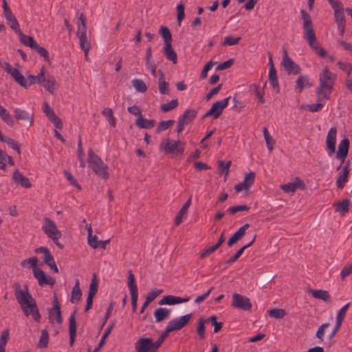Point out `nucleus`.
Returning <instances> with one entry per match:
<instances>
[{"label": "nucleus", "mask_w": 352, "mask_h": 352, "mask_svg": "<svg viewBox=\"0 0 352 352\" xmlns=\"http://www.w3.org/2000/svg\"><path fill=\"white\" fill-rule=\"evenodd\" d=\"M132 85L138 92L144 93L147 90L146 83L141 79H133L132 80Z\"/></svg>", "instance_id": "43"}, {"label": "nucleus", "mask_w": 352, "mask_h": 352, "mask_svg": "<svg viewBox=\"0 0 352 352\" xmlns=\"http://www.w3.org/2000/svg\"><path fill=\"white\" fill-rule=\"evenodd\" d=\"M161 293H162V290L155 289L150 292L146 296V300L151 303L153 301L157 296H158Z\"/></svg>", "instance_id": "63"}, {"label": "nucleus", "mask_w": 352, "mask_h": 352, "mask_svg": "<svg viewBox=\"0 0 352 352\" xmlns=\"http://www.w3.org/2000/svg\"><path fill=\"white\" fill-rule=\"evenodd\" d=\"M87 241H88V244L91 248H93L94 249L99 248L100 241L98 240V237L96 235L93 236L91 234H88Z\"/></svg>", "instance_id": "61"}, {"label": "nucleus", "mask_w": 352, "mask_h": 352, "mask_svg": "<svg viewBox=\"0 0 352 352\" xmlns=\"http://www.w3.org/2000/svg\"><path fill=\"white\" fill-rule=\"evenodd\" d=\"M337 66L341 71L345 72L347 74V76H348L347 78H349V76L352 73V64L351 63L339 60L337 63Z\"/></svg>", "instance_id": "44"}, {"label": "nucleus", "mask_w": 352, "mask_h": 352, "mask_svg": "<svg viewBox=\"0 0 352 352\" xmlns=\"http://www.w3.org/2000/svg\"><path fill=\"white\" fill-rule=\"evenodd\" d=\"M160 149L167 154L182 155L184 153V143L166 138L161 142Z\"/></svg>", "instance_id": "7"}, {"label": "nucleus", "mask_w": 352, "mask_h": 352, "mask_svg": "<svg viewBox=\"0 0 352 352\" xmlns=\"http://www.w3.org/2000/svg\"><path fill=\"white\" fill-rule=\"evenodd\" d=\"M241 40V37H233V36H226L224 38V41L223 43V45H236L239 41Z\"/></svg>", "instance_id": "60"}, {"label": "nucleus", "mask_w": 352, "mask_h": 352, "mask_svg": "<svg viewBox=\"0 0 352 352\" xmlns=\"http://www.w3.org/2000/svg\"><path fill=\"white\" fill-rule=\"evenodd\" d=\"M0 118L9 126H12L14 123V119L9 113L8 111L1 104Z\"/></svg>", "instance_id": "32"}, {"label": "nucleus", "mask_w": 352, "mask_h": 352, "mask_svg": "<svg viewBox=\"0 0 352 352\" xmlns=\"http://www.w3.org/2000/svg\"><path fill=\"white\" fill-rule=\"evenodd\" d=\"M178 105V101L177 99H173L170 100L169 102L162 104L160 106V109L162 112H168L175 108H176Z\"/></svg>", "instance_id": "48"}, {"label": "nucleus", "mask_w": 352, "mask_h": 352, "mask_svg": "<svg viewBox=\"0 0 352 352\" xmlns=\"http://www.w3.org/2000/svg\"><path fill=\"white\" fill-rule=\"evenodd\" d=\"M37 257L32 256L23 260L21 262V265L23 267L28 269L32 268L34 276L37 279L39 285H53L55 283L54 279L49 276H47L41 268L37 267Z\"/></svg>", "instance_id": "3"}, {"label": "nucleus", "mask_w": 352, "mask_h": 352, "mask_svg": "<svg viewBox=\"0 0 352 352\" xmlns=\"http://www.w3.org/2000/svg\"><path fill=\"white\" fill-rule=\"evenodd\" d=\"M137 352H155L153 340L150 338L139 339L135 344Z\"/></svg>", "instance_id": "14"}, {"label": "nucleus", "mask_w": 352, "mask_h": 352, "mask_svg": "<svg viewBox=\"0 0 352 352\" xmlns=\"http://www.w3.org/2000/svg\"><path fill=\"white\" fill-rule=\"evenodd\" d=\"M306 186L299 177H296L292 182L280 186V189L285 192H294L297 189L304 190Z\"/></svg>", "instance_id": "16"}, {"label": "nucleus", "mask_w": 352, "mask_h": 352, "mask_svg": "<svg viewBox=\"0 0 352 352\" xmlns=\"http://www.w3.org/2000/svg\"><path fill=\"white\" fill-rule=\"evenodd\" d=\"M309 293L314 298L321 299L326 302L329 301L330 300V296L327 291L321 289H310Z\"/></svg>", "instance_id": "30"}, {"label": "nucleus", "mask_w": 352, "mask_h": 352, "mask_svg": "<svg viewBox=\"0 0 352 352\" xmlns=\"http://www.w3.org/2000/svg\"><path fill=\"white\" fill-rule=\"evenodd\" d=\"M184 9V5L183 4L182 2H180L177 6V21L179 22V25L181 24L182 21L184 19L185 16Z\"/></svg>", "instance_id": "59"}, {"label": "nucleus", "mask_w": 352, "mask_h": 352, "mask_svg": "<svg viewBox=\"0 0 352 352\" xmlns=\"http://www.w3.org/2000/svg\"><path fill=\"white\" fill-rule=\"evenodd\" d=\"M88 164L96 175L104 179L109 177L108 166L92 149L88 152Z\"/></svg>", "instance_id": "5"}, {"label": "nucleus", "mask_w": 352, "mask_h": 352, "mask_svg": "<svg viewBox=\"0 0 352 352\" xmlns=\"http://www.w3.org/2000/svg\"><path fill=\"white\" fill-rule=\"evenodd\" d=\"M84 150L82 147V143L81 138H79L78 142V158L80 162V166L82 168H84L85 166V161L84 160Z\"/></svg>", "instance_id": "49"}, {"label": "nucleus", "mask_w": 352, "mask_h": 352, "mask_svg": "<svg viewBox=\"0 0 352 352\" xmlns=\"http://www.w3.org/2000/svg\"><path fill=\"white\" fill-rule=\"evenodd\" d=\"M232 305L234 307L245 311L250 310L252 308V304L250 299L239 294H233Z\"/></svg>", "instance_id": "13"}, {"label": "nucleus", "mask_w": 352, "mask_h": 352, "mask_svg": "<svg viewBox=\"0 0 352 352\" xmlns=\"http://www.w3.org/2000/svg\"><path fill=\"white\" fill-rule=\"evenodd\" d=\"M12 78L20 86L25 89L34 84H41L43 81H45V67H42L38 74L35 76L29 74L26 78L16 68Z\"/></svg>", "instance_id": "4"}, {"label": "nucleus", "mask_w": 352, "mask_h": 352, "mask_svg": "<svg viewBox=\"0 0 352 352\" xmlns=\"http://www.w3.org/2000/svg\"><path fill=\"white\" fill-rule=\"evenodd\" d=\"M175 123V120H169L166 121H161L157 127L156 133H159L160 132L164 131L168 129L171 125Z\"/></svg>", "instance_id": "52"}, {"label": "nucleus", "mask_w": 352, "mask_h": 352, "mask_svg": "<svg viewBox=\"0 0 352 352\" xmlns=\"http://www.w3.org/2000/svg\"><path fill=\"white\" fill-rule=\"evenodd\" d=\"M256 175L254 173L251 172L248 174H246L243 182L246 186V189H249L250 186H252L254 182Z\"/></svg>", "instance_id": "54"}, {"label": "nucleus", "mask_w": 352, "mask_h": 352, "mask_svg": "<svg viewBox=\"0 0 352 352\" xmlns=\"http://www.w3.org/2000/svg\"><path fill=\"white\" fill-rule=\"evenodd\" d=\"M49 320L51 323L54 320L59 324H62L63 318L61 316L60 307L58 303V298L54 294L53 298V307L48 309Z\"/></svg>", "instance_id": "12"}, {"label": "nucleus", "mask_w": 352, "mask_h": 352, "mask_svg": "<svg viewBox=\"0 0 352 352\" xmlns=\"http://www.w3.org/2000/svg\"><path fill=\"white\" fill-rule=\"evenodd\" d=\"M250 225L248 223H245L242 227H241L228 240V245L231 247L234 243L237 242L239 239H241L244 234H245L246 230L249 228Z\"/></svg>", "instance_id": "19"}, {"label": "nucleus", "mask_w": 352, "mask_h": 352, "mask_svg": "<svg viewBox=\"0 0 352 352\" xmlns=\"http://www.w3.org/2000/svg\"><path fill=\"white\" fill-rule=\"evenodd\" d=\"M87 34L86 19L82 13L80 14L78 22L77 36Z\"/></svg>", "instance_id": "38"}, {"label": "nucleus", "mask_w": 352, "mask_h": 352, "mask_svg": "<svg viewBox=\"0 0 352 352\" xmlns=\"http://www.w3.org/2000/svg\"><path fill=\"white\" fill-rule=\"evenodd\" d=\"M170 314V310L166 308H158L154 312L155 321L160 322L168 318Z\"/></svg>", "instance_id": "28"}, {"label": "nucleus", "mask_w": 352, "mask_h": 352, "mask_svg": "<svg viewBox=\"0 0 352 352\" xmlns=\"http://www.w3.org/2000/svg\"><path fill=\"white\" fill-rule=\"evenodd\" d=\"M14 116L16 120H32V115L28 111L16 108L14 111ZM32 122H30V124Z\"/></svg>", "instance_id": "35"}, {"label": "nucleus", "mask_w": 352, "mask_h": 352, "mask_svg": "<svg viewBox=\"0 0 352 352\" xmlns=\"http://www.w3.org/2000/svg\"><path fill=\"white\" fill-rule=\"evenodd\" d=\"M349 164L347 163L346 166H344L342 172L340 173L337 181H336V186L338 188H343L344 186L345 183L347 182L348 176L349 173Z\"/></svg>", "instance_id": "21"}, {"label": "nucleus", "mask_w": 352, "mask_h": 352, "mask_svg": "<svg viewBox=\"0 0 352 352\" xmlns=\"http://www.w3.org/2000/svg\"><path fill=\"white\" fill-rule=\"evenodd\" d=\"M44 84L43 87L46 90H47L50 93H53L54 90V85L56 83V81L53 76H48L47 78H45V81H43Z\"/></svg>", "instance_id": "47"}, {"label": "nucleus", "mask_w": 352, "mask_h": 352, "mask_svg": "<svg viewBox=\"0 0 352 352\" xmlns=\"http://www.w3.org/2000/svg\"><path fill=\"white\" fill-rule=\"evenodd\" d=\"M76 312L71 314L69 319V344L70 346L74 344L76 336V322L75 318Z\"/></svg>", "instance_id": "20"}, {"label": "nucleus", "mask_w": 352, "mask_h": 352, "mask_svg": "<svg viewBox=\"0 0 352 352\" xmlns=\"http://www.w3.org/2000/svg\"><path fill=\"white\" fill-rule=\"evenodd\" d=\"M334 11V17L336 23H345V16L344 13V8L343 6H338L333 9Z\"/></svg>", "instance_id": "39"}, {"label": "nucleus", "mask_w": 352, "mask_h": 352, "mask_svg": "<svg viewBox=\"0 0 352 352\" xmlns=\"http://www.w3.org/2000/svg\"><path fill=\"white\" fill-rule=\"evenodd\" d=\"M164 56L168 60L172 61L173 64L177 63V55L172 47V43L164 45Z\"/></svg>", "instance_id": "27"}, {"label": "nucleus", "mask_w": 352, "mask_h": 352, "mask_svg": "<svg viewBox=\"0 0 352 352\" xmlns=\"http://www.w3.org/2000/svg\"><path fill=\"white\" fill-rule=\"evenodd\" d=\"M281 65L288 74L297 75L300 73V67L290 58L285 49L283 50Z\"/></svg>", "instance_id": "10"}, {"label": "nucleus", "mask_w": 352, "mask_h": 352, "mask_svg": "<svg viewBox=\"0 0 352 352\" xmlns=\"http://www.w3.org/2000/svg\"><path fill=\"white\" fill-rule=\"evenodd\" d=\"M18 35L19 36L21 43L24 45L30 47L32 49L36 46L37 43L33 37L27 36L24 34L22 32H20L19 34H18Z\"/></svg>", "instance_id": "29"}, {"label": "nucleus", "mask_w": 352, "mask_h": 352, "mask_svg": "<svg viewBox=\"0 0 352 352\" xmlns=\"http://www.w3.org/2000/svg\"><path fill=\"white\" fill-rule=\"evenodd\" d=\"M49 333L47 329H43L40 336L39 341L38 343V348H46L48 345Z\"/></svg>", "instance_id": "41"}, {"label": "nucleus", "mask_w": 352, "mask_h": 352, "mask_svg": "<svg viewBox=\"0 0 352 352\" xmlns=\"http://www.w3.org/2000/svg\"><path fill=\"white\" fill-rule=\"evenodd\" d=\"M160 34L164 38L165 45L172 43V35L169 29L166 26H161L160 28Z\"/></svg>", "instance_id": "40"}, {"label": "nucleus", "mask_w": 352, "mask_h": 352, "mask_svg": "<svg viewBox=\"0 0 352 352\" xmlns=\"http://www.w3.org/2000/svg\"><path fill=\"white\" fill-rule=\"evenodd\" d=\"M102 114L104 116L107 118L109 124L113 127H115L116 125V120L113 116L112 109L110 108H104V110L102 111Z\"/></svg>", "instance_id": "45"}, {"label": "nucleus", "mask_w": 352, "mask_h": 352, "mask_svg": "<svg viewBox=\"0 0 352 352\" xmlns=\"http://www.w3.org/2000/svg\"><path fill=\"white\" fill-rule=\"evenodd\" d=\"M158 88L161 94H168V84L166 82L164 73L161 69L158 70Z\"/></svg>", "instance_id": "23"}, {"label": "nucleus", "mask_w": 352, "mask_h": 352, "mask_svg": "<svg viewBox=\"0 0 352 352\" xmlns=\"http://www.w3.org/2000/svg\"><path fill=\"white\" fill-rule=\"evenodd\" d=\"M350 200L348 199H343L340 202H335L333 206L336 208V211L341 214H344L349 210Z\"/></svg>", "instance_id": "25"}, {"label": "nucleus", "mask_w": 352, "mask_h": 352, "mask_svg": "<svg viewBox=\"0 0 352 352\" xmlns=\"http://www.w3.org/2000/svg\"><path fill=\"white\" fill-rule=\"evenodd\" d=\"M230 98L231 96H228L214 102L211 108L203 116V118L212 117L214 119H217L222 114L223 109L227 107Z\"/></svg>", "instance_id": "8"}, {"label": "nucleus", "mask_w": 352, "mask_h": 352, "mask_svg": "<svg viewBox=\"0 0 352 352\" xmlns=\"http://www.w3.org/2000/svg\"><path fill=\"white\" fill-rule=\"evenodd\" d=\"M255 238H256V236H254V237L252 239V240L250 243H248L247 245H244L241 249H239L233 256L230 257L226 261V263L227 264H232V263H234L241 256V254L243 253L244 250L246 248H248L250 246H251L254 243V242L255 241Z\"/></svg>", "instance_id": "34"}, {"label": "nucleus", "mask_w": 352, "mask_h": 352, "mask_svg": "<svg viewBox=\"0 0 352 352\" xmlns=\"http://www.w3.org/2000/svg\"><path fill=\"white\" fill-rule=\"evenodd\" d=\"M14 289L16 299L25 316L32 315L36 322H40L41 316L38 307L35 299L29 293L28 286L25 285L22 289L20 283H16L14 285Z\"/></svg>", "instance_id": "1"}, {"label": "nucleus", "mask_w": 352, "mask_h": 352, "mask_svg": "<svg viewBox=\"0 0 352 352\" xmlns=\"http://www.w3.org/2000/svg\"><path fill=\"white\" fill-rule=\"evenodd\" d=\"M197 115V111L195 109H186L183 115L179 118L186 123H189L193 120Z\"/></svg>", "instance_id": "37"}, {"label": "nucleus", "mask_w": 352, "mask_h": 352, "mask_svg": "<svg viewBox=\"0 0 352 352\" xmlns=\"http://www.w3.org/2000/svg\"><path fill=\"white\" fill-rule=\"evenodd\" d=\"M12 179L14 183L21 185L22 187L30 188L32 186L29 179L23 176L18 170L14 172Z\"/></svg>", "instance_id": "18"}, {"label": "nucleus", "mask_w": 352, "mask_h": 352, "mask_svg": "<svg viewBox=\"0 0 352 352\" xmlns=\"http://www.w3.org/2000/svg\"><path fill=\"white\" fill-rule=\"evenodd\" d=\"M42 230L52 240L60 239L62 236V234L57 228L56 223L47 217L44 219Z\"/></svg>", "instance_id": "9"}, {"label": "nucleus", "mask_w": 352, "mask_h": 352, "mask_svg": "<svg viewBox=\"0 0 352 352\" xmlns=\"http://www.w3.org/2000/svg\"><path fill=\"white\" fill-rule=\"evenodd\" d=\"M113 326H114V324H112L111 325H109L104 331L103 335L101 337V339H100V341L98 344V345L95 348L94 352H98L100 350V349L102 348V346H103V344H104L105 342V340L107 339V338L109 336V335L111 333L113 328Z\"/></svg>", "instance_id": "42"}, {"label": "nucleus", "mask_w": 352, "mask_h": 352, "mask_svg": "<svg viewBox=\"0 0 352 352\" xmlns=\"http://www.w3.org/2000/svg\"><path fill=\"white\" fill-rule=\"evenodd\" d=\"M77 36L79 38L80 48L85 52V56H87L90 49V43L87 41V34Z\"/></svg>", "instance_id": "46"}, {"label": "nucleus", "mask_w": 352, "mask_h": 352, "mask_svg": "<svg viewBox=\"0 0 352 352\" xmlns=\"http://www.w3.org/2000/svg\"><path fill=\"white\" fill-rule=\"evenodd\" d=\"M8 24L10 27V28L13 30L17 34H19L20 32H21L19 28V23H18L16 17L10 20L8 22Z\"/></svg>", "instance_id": "64"}, {"label": "nucleus", "mask_w": 352, "mask_h": 352, "mask_svg": "<svg viewBox=\"0 0 352 352\" xmlns=\"http://www.w3.org/2000/svg\"><path fill=\"white\" fill-rule=\"evenodd\" d=\"M128 287L131 294H138V290L135 283V276L131 270L129 271Z\"/></svg>", "instance_id": "36"}, {"label": "nucleus", "mask_w": 352, "mask_h": 352, "mask_svg": "<svg viewBox=\"0 0 352 352\" xmlns=\"http://www.w3.org/2000/svg\"><path fill=\"white\" fill-rule=\"evenodd\" d=\"M329 326V323H324L320 325L316 331V336L320 339L321 341H323V337L324 335V330Z\"/></svg>", "instance_id": "62"}, {"label": "nucleus", "mask_w": 352, "mask_h": 352, "mask_svg": "<svg viewBox=\"0 0 352 352\" xmlns=\"http://www.w3.org/2000/svg\"><path fill=\"white\" fill-rule=\"evenodd\" d=\"M302 18L303 21V36L307 39L309 47L315 50L318 46L316 34L314 32L312 21L309 14L304 10H301Z\"/></svg>", "instance_id": "6"}, {"label": "nucleus", "mask_w": 352, "mask_h": 352, "mask_svg": "<svg viewBox=\"0 0 352 352\" xmlns=\"http://www.w3.org/2000/svg\"><path fill=\"white\" fill-rule=\"evenodd\" d=\"M312 83L309 82V77L307 76H300L296 81V89L299 92L302 91L305 87H311Z\"/></svg>", "instance_id": "26"}, {"label": "nucleus", "mask_w": 352, "mask_h": 352, "mask_svg": "<svg viewBox=\"0 0 352 352\" xmlns=\"http://www.w3.org/2000/svg\"><path fill=\"white\" fill-rule=\"evenodd\" d=\"M337 80V74L331 72L327 67L323 68L319 74V85L316 89V94L321 98H330L333 86Z\"/></svg>", "instance_id": "2"}, {"label": "nucleus", "mask_w": 352, "mask_h": 352, "mask_svg": "<svg viewBox=\"0 0 352 352\" xmlns=\"http://www.w3.org/2000/svg\"><path fill=\"white\" fill-rule=\"evenodd\" d=\"M191 201L192 195L190 196L189 199L187 200V201L184 204V205L182 206V208L177 213L175 217V224L177 226L179 225L183 221L184 217L187 215L188 210L191 204Z\"/></svg>", "instance_id": "22"}, {"label": "nucleus", "mask_w": 352, "mask_h": 352, "mask_svg": "<svg viewBox=\"0 0 352 352\" xmlns=\"http://www.w3.org/2000/svg\"><path fill=\"white\" fill-rule=\"evenodd\" d=\"M155 122L154 120L146 119L142 116H140L136 120L137 126L141 129H151L155 126Z\"/></svg>", "instance_id": "31"}, {"label": "nucleus", "mask_w": 352, "mask_h": 352, "mask_svg": "<svg viewBox=\"0 0 352 352\" xmlns=\"http://www.w3.org/2000/svg\"><path fill=\"white\" fill-rule=\"evenodd\" d=\"M336 137L337 129L331 127L328 131L326 140L327 151L329 156H331L336 151Z\"/></svg>", "instance_id": "15"}, {"label": "nucleus", "mask_w": 352, "mask_h": 352, "mask_svg": "<svg viewBox=\"0 0 352 352\" xmlns=\"http://www.w3.org/2000/svg\"><path fill=\"white\" fill-rule=\"evenodd\" d=\"M268 315L274 318L281 319L285 316V311L283 309H272L268 311Z\"/></svg>", "instance_id": "51"}, {"label": "nucleus", "mask_w": 352, "mask_h": 352, "mask_svg": "<svg viewBox=\"0 0 352 352\" xmlns=\"http://www.w3.org/2000/svg\"><path fill=\"white\" fill-rule=\"evenodd\" d=\"M98 291V282L96 280V274L94 275V277L91 280L90 286H89V291L88 295H91V296H94Z\"/></svg>", "instance_id": "58"}, {"label": "nucleus", "mask_w": 352, "mask_h": 352, "mask_svg": "<svg viewBox=\"0 0 352 352\" xmlns=\"http://www.w3.org/2000/svg\"><path fill=\"white\" fill-rule=\"evenodd\" d=\"M175 296L172 295H168L164 296L160 301L159 305H176Z\"/></svg>", "instance_id": "55"}, {"label": "nucleus", "mask_w": 352, "mask_h": 352, "mask_svg": "<svg viewBox=\"0 0 352 352\" xmlns=\"http://www.w3.org/2000/svg\"><path fill=\"white\" fill-rule=\"evenodd\" d=\"M329 98H321L320 94H317V103L311 104L307 106V109L311 112L320 111L324 107L325 102Z\"/></svg>", "instance_id": "24"}, {"label": "nucleus", "mask_w": 352, "mask_h": 352, "mask_svg": "<svg viewBox=\"0 0 352 352\" xmlns=\"http://www.w3.org/2000/svg\"><path fill=\"white\" fill-rule=\"evenodd\" d=\"M82 292L80 288V283L79 280H77L72 291L71 302L72 303L77 302L80 300Z\"/></svg>", "instance_id": "33"}, {"label": "nucleus", "mask_w": 352, "mask_h": 352, "mask_svg": "<svg viewBox=\"0 0 352 352\" xmlns=\"http://www.w3.org/2000/svg\"><path fill=\"white\" fill-rule=\"evenodd\" d=\"M0 67L5 69V71L10 75L11 77H13L16 68L13 67L8 62L3 61L0 58Z\"/></svg>", "instance_id": "53"}, {"label": "nucleus", "mask_w": 352, "mask_h": 352, "mask_svg": "<svg viewBox=\"0 0 352 352\" xmlns=\"http://www.w3.org/2000/svg\"><path fill=\"white\" fill-rule=\"evenodd\" d=\"M250 209V207L247 205H241V206H231L228 208V212L230 214H234L238 212L241 211H246Z\"/></svg>", "instance_id": "57"}, {"label": "nucleus", "mask_w": 352, "mask_h": 352, "mask_svg": "<svg viewBox=\"0 0 352 352\" xmlns=\"http://www.w3.org/2000/svg\"><path fill=\"white\" fill-rule=\"evenodd\" d=\"M192 316V314H188L180 317L173 318L168 322L167 326L172 331H179L189 322Z\"/></svg>", "instance_id": "11"}, {"label": "nucleus", "mask_w": 352, "mask_h": 352, "mask_svg": "<svg viewBox=\"0 0 352 352\" xmlns=\"http://www.w3.org/2000/svg\"><path fill=\"white\" fill-rule=\"evenodd\" d=\"M205 320L204 318H201L198 320V325L197 331L199 335L200 339H204L206 337V327H205Z\"/></svg>", "instance_id": "50"}, {"label": "nucleus", "mask_w": 352, "mask_h": 352, "mask_svg": "<svg viewBox=\"0 0 352 352\" xmlns=\"http://www.w3.org/2000/svg\"><path fill=\"white\" fill-rule=\"evenodd\" d=\"M349 305H350L349 303L346 304L338 312V314L336 316V321H338V323L343 322L345 315H346V313L349 307Z\"/></svg>", "instance_id": "56"}, {"label": "nucleus", "mask_w": 352, "mask_h": 352, "mask_svg": "<svg viewBox=\"0 0 352 352\" xmlns=\"http://www.w3.org/2000/svg\"><path fill=\"white\" fill-rule=\"evenodd\" d=\"M349 140L347 138H344L338 144V149L336 153V158L341 160V163L340 166L337 168V170H339L343 162L345 160L346 157L347 156L349 148Z\"/></svg>", "instance_id": "17"}]
</instances>
